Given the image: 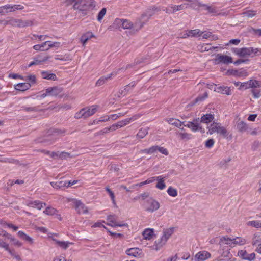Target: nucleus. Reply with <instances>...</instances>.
Instances as JSON below:
<instances>
[{
  "label": "nucleus",
  "mask_w": 261,
  "mask_h": 261,
  "mask_svg": "<svg viewBox=\"0 0 261 261\" xmlns=\"http://www.w3.org/2000/svg\"><path fill=\"white\" fill-rule=\"evenodd\" d=\"M94 0H77L73 6L74 10H78L82 14V16L87 15V11L92 10L95 7Z\"/></svg>",
  "instance_id": "f257e3e1"
},
{
  "label": "nucleus",
  "mask_w": 261,
  "mask_h": 261,
  "mask_svg": "<svg viewBox=\"0 0 261 261\" xmlns=\"http://www.w3.org/2000/svg\"><path fill=\"white\" fill-rule=\"evenodd\" d=\"M260 55H261L260 49L254 48L253 47H242L240 48V57H245L249 56L253 57Z\"/></svg>",
  "instance_id": "f03ea898"
},
{
  "label": "nucleus",
  "mask_w": 261,
  "mask_h": 261,
  "mask_svg": "<svg viewBox=\"0 0 261 261\" xmlns=\"http://www.w3.org/2000/svg\"><path fill=\"white\" fill-rule=\"evenodd\" d=\"M213 60L215 65H218L221 63L228 64L229 63H233L232 57L227 55H222L221 54H218L216 56V58Z\"/></svg>",
  "instance_id": "7ed1b4c3"
},
{
  "label": "nucleus",
  "mask_w": 261,
  "mask_h": 261,
  "mask_svg": "<svg viewBox=\"0 0 261 261\" xmlns=\"http://www.w3.org/2000/svg\"><path fill=\"white\" fill-rule=\"evenodd\" d=\"M146 202L150 204V206L145 208V211L147 212L152 213L158 210L160 207L159 203L152 197H149L147 199Z\"/></svg>",
  "instance_id": "20e7f679"
},
{
  "label": "nucleus",
  "mask_w": 261,
  "mask_h": 261,
  "mask_svg": "<svg viewBox=\"0 0 261 261\" xmlns=\"http://www.w3.org/2000/svg\"><path fill=\"white\" fill-rule=\"evenodd\" d=\"M238 255L242 259L248 261H252L255 257V254L254 253L248 254L245 250H239L238 252Z\"/></svg>",
  "instance_id": "39448f33"
},
{
  "label": "nucleus",
  "mask_w": 261,
  "mask_h": 261,
  "mask_svg": "<svg viewBox=\"0 0 261 261\" xmlns=\"http://www.w3.org/2000/svg\"><path fill=\"white\" fill-rule=\"evenodd\" d=\"M211 257V254L206 251H200L196 254L194 258L192 260L193 261H204Z\"/></svg>",
  "instance_id": "423d86ee"
},
{
  "label": "nucleus",
  "mask_w": 261,
  "mask_h": 261,
  "mask_svg": "<svg viewBox=\"0 0 261 261\" xmlns=\"http://www.w3.org/2000/svg\"><path fill=\"white\" fill-rule=\"evenodd\" d=\"M75 208L79 214H86L88 208L80 200H76L74 202Z\"/></svg>",
  "instance_id": "0eeeda50"
},
{
  "label": "nucleus",
  "mask_w": 261,
  "mask_h": 261,
  "mask_svg": "<svg viewBox=\"0 0 261 261\" xmlns=\"http://www.w3.org/2000/svg\"><path fill=\"white\" fill-rule=\"evenodd\" d=\"M136 82L133 81L130 83L129 84L126 85L123 89H120L119 91V95L120 96H125L126 95L128 92H129L136 85Z\"/></svg>",
  "instance_id": "6e6552de"
},
{
  "label": "nucleus",
  "mask_w": 261,
  "mask_h": 261,
  "mask_svg": "<svg viewBox=\"0 0 261 261\" xmlns=\"http://www.w3.org/2000/svg\"><path fill=\"white\" fill-rule=\"evenodd\" d=\"M214 91L227 95H230L231 94L230 87L218 86L217 85H215Z\"/></svg>",
  "instance_id": "1a4fd4ad"
},
{
  "label": "nucleus",
  "mask_w": 261,
  "mask_h": 261,
  "mask_svg": "<svg viewBox=\"0 0 261 261\" xmlns=\"http://www.w3.org/2000/svg\"><path fill=\"white\" fill-rule=\"evenodd\" d=\"M122 20L123 19L118 18L115 19L113 24L109 27L108 30L112 31H114L116 30H121V29H122V24H121Z\"/></svg>",
  "instance_id": "9d476101"
},
{
  "label": "nucleus",
  "mask_w": 261,
  "mask_h": 261,
  "mask_svg": "<svg viewBox=\"0 0 261 261\" xmlns=\"http://www.w3.org/2000/svg\"><path fill=\"white\" fill-rule=\"evenodd\" d=\"M48 95L56 96L62 92V88L58 86L49 87L46 89Z\"/></svg>",
  "instance_id": "9b49d317"
},
{
  "label": "nucleus",
  "mask_w": 261,
  "mask_h": 261,
  "mask_svg": "<svg viewBox=\"0 0 261 261\" xmlns=\"http://www.w3.org/2000/svg\"><path fill=\"white\" fill-rule=\"evenodd\" d=\"M107 220L110 222L111 223L108 224L109 225H110L112 227L115 226H128V224L127 223L120 224L117 223L116 221L115 215H109L107 216Z\"/></svg>",
  "instance_id": "f8f14e48"
},
{
  "label": "nucleus",
  "mask_w": 261,
  "mask_h": 261,
  "mask_svg": "<svg viewBox=\"0 0 261 261\" xmlns=\"http://www.w3.org/2000/svg\"><path fill=\"white\" fill-rule=\"evenodd\" d=\"M31 87V84L28 82L20 83L14 85V88L17 91H25L29 89Z\"/></svg>",
  "instance_id": "ddd939ff"
},
{
  "label": "nucleus",
  "mask_w": 261,
  "mask_h": 261,
  "mask_svg": "<svg viewBox=\"0 0 261 261\" xmlns=\"http://www.w3.org/2000/svg\"><path fill=\"white\" fill-rule=\"evenodd\" d=\"M140 117L139 115H135L132 117L126 118L123 120L120 121L118 122L119 124V127H123L127 124H129L130 122L134 121L139 118Z\"/></svg>",
  "instance_id": "4468645a"
},
{
  "label": "nucleus",
  "mask_w": 261,
  "mask_h": 261,
  "mask_svg": "<svg viewBox=\"0 0 261 261\" xmlns=\"http://www.w3.org/2000/svg\"><path fill=\"white\" fill-rule=\"evenodd\" d=\"M214 119V114L208 113L203 114L201 118L200 122L203 123L208 124L209 123L213 121Z\"/></svg>",
  "instance_id": "2eb2a0df"
},
{
  "label": "nucleus",
  "mask_w": 261,
  "mask_h": 261,
  "mask_svg": "<svg viewBox=\"0 0 261 261\" xmlns=\"http://www.w3.org/2000/svg\"><path fill=\"white\" fill-rule=\"evenodd\" d=\"M186 33L184 34V38L187 37H197L202 35L203 32H201L199 29L188 30Z\"/></svg>",
  "instance_id": "dca6fc26"
},
{
  "label": "nucleus",
  "mask_w": 261,
  "mask_h": 261,
  "mask_svg": "<svg viewBox=\"0 0 261 261\" xmlns=\"http://www.w3.org/2000/svg\"><path fill=\"white\" fill-rule=\"evenodd\" d=\"M97 107L98 106L96 105H92L90 108H84L83 109H86V110L84 111V112L85 116H86V118L95 114L97 111Z\"/></svg>",
  "instance_id": "f3484780"
},
{
  "label": "nucleus",
  "mask_w": 261,
  "mask_h": 261,
  "mask_svg": "<svg viewBox=\"0 0 261 261\" xmlns=\"http://www.w3.org/2000/svg\"><path fill=\"white\" fill-rule=\"evenodd\" d=\"M41 75L43 79L50 80L53 81L57 80L56 75L55 73H50L48 71H41Z\"/></svg>",
  "instance_id": "a211bd4d"
},
{
  "label": "nucleus",
  "mask_w": 261,
  "mask_h": 261,
  "mask_svg": "<svg viewBox=\"0 0 261 261\" xmlns=\"http://www.w3.org/2000/svg\"><path fill=\"white\" fill-rule=\"evenodd\" d=\"M28 206H32L34 208H36L40 210L44 206L46 205V203L41 202L39 200L30 201L28 204Z\"/></svg>",
  "instance_id": "6ab92c4d"
},
{
  "label": "nucleus",
  "mask_w": 261,
  "mask_h": 261,
  "mask_svg": "<svg viewBox=\"0 0 261 261\" xmlns=\"http://www.w3.org/2000/svg\"><path fill=\"white\" fill-rule=\"evenodd\" d=\"M56 139L53 135L48 134L47 133V135L43 138H42L40 142L45 144L46 145H50L55 141Z\"/></svg>",
  "instance_id": "aec40b11"
},
{
  "label": "nucleus",
  "mask_w": 261,
  "mask_h": 261,
  "mask_svg": "<svg viewBox=\"0 0 261 261\" xmlns=\"http://www.w3.org/2000/svg\"><path fill=\"white\" fill-rule=\"evenodd\" d=\"M198 6L199 7H203L204 9L207 10L209 13H216L217 12L215 7L203 4L199 2H198Z\"/></svg>",
  "instance_id": "412c9836"
},
{
  "label": "nucleus",
  "mask_w": 261,
  "mask_h": 261,
  "mask_svg": "<svg viewBox=\"0 0 261 261\" xmlns=\"http://www.w3.org/2000/svg\"><path fill=\"white\" fill-rule=\"evenodd\" d=\"M141 250L138 248H132L128 249L126 251V253L129 256L137 257V255L141 254Z\"/></svg>",
  "instance_id": "4be33fe9"
},
{
  "label": "nucleus",
  "mask_w": 261,
  "mask_h": 261,
  "mask_svg": "<svg viewBox=\"0 0 261 261\" xmlns=\"http://www.w3.org/2000/svg\"><path fill=\"white\" fill-rule=\"evenodd\" d=\"M174 229L173 227H171L164 230L162 236V240L164 241V242H167L170 237L173 233Z\"/></svg>",
  "instance_id": "5701e85b"
},
{
  "label": "nucleus",
  "mask_w": 261,
  "mask_h": 261,
  "mask_svg": "<svg viewBox=\"0 0 261 261\" xmlns=\"http://www.w3.org/2000/svg\"><path fill=\"white\" fill-rule=\"evenodd\" d=\"M50 184L54 189H63L66 187V183L64 181H57L56 182H50Z\"/></svg>",
  "instance_id": "b1692460"
},
{
  "label": "nucleus",
  "mask_w": 261,
  "mask_h": 261,
  "mask_svg": "<svg viewBox=\"0 0 261 261\" xmlns=\"http://www.w3.org/2000/svg\"><path fill=\"white\" fill-rule=\"evenodd\" d=\"M112 73L109 74L107 76H102L99 78L96 83V86H100L105 84L109 80L111 79Z\"/></svg>",
  "instance_id": "393cba45"
},
{
  "label": "nucleus",
  "mask_w": 261,
  "mask_h": 261,
  "mask_svg": "<svg viewBox=\"0 0 261 261\" xmlns=\"http://www.w3.org/2000/svg\"><path fill=\"white\" fill-rule=\"evenodd\" d=\"M17 234L21 239L28 242L30 244H32L33 243V239L28 235L26 234L24 232L19 231L17 232Z\"/></svg>",
  "instance_id": "a878e982"
},
{
  "label": "nucleus",
  "mask_w": 261,
  "mask_h": 261,
  "mask_svg": "<svg viewBox=\"0 0 261 261\" xmlns=\"http://www.w3.org/2000/svg\"><path fill=\"white\" fill-rule=\"evenodd\" d=\"M158 182L156 185V188L160 190H163L166 187V185L165 184V179L164 177H163L162 176H157L156 180Z\"/></svg>",
  "instance_id": "bb28decb"
},
{
  "label": "nucleus",
  "mask_w": 261,
  "mask_h": 261,
  "mask_svg": "<svg viewBox=\"0 0 261 261\" xmlns=\"http://www.w3.org/2000/svg\"><path fill=\"white\" fill-rule=\"evenodd\" d=\"M248 129L247 124L244 121H242L237 124V129L240 133H244Z\"/></svg>",
  "instance_id": "cd10ccee"
},
{
  "label": "nucleus",
  "mask_w": 261,
  "mask_h": 261,
  "mask_svg": "<svg viewBox=\"0 0 261 261\" xmlns=\"http://www.w3.org/2000/svg\"><path fill=\"white\" fill-rule=\"evenodd\" d=\"M154 231L153 229H145L142 232V235L144 239L150 240L153 235Z\"/></svg>",
  "instance_id": "c85d7f7f"
},
{
  "label": "nucleus",
  "mask_w": 261,
  "mask_h": 261,
  "mask_svg": "<svg viewBox=\"0 0 261 261\" xmlns=\"http://www.w3.org/2000/svg\"><path fill=\"white\" fill-rule=\"evenodd\" d=\"M17 27L24 28L28 26H31L33 25V21L29 20H23L22 19H18Z\"/></svg>",
  "instance_id": "c756f323"
},
{
  "label": "nucleus",
  "mask_w": 261,
  "mask_h": 261,
  "mask_svg": "<svg viewBox=\"0 0 261 261\" xmlns=\"http://www.w3.org/2000/svg\"><path fill=\"white\" fill-rule=\"evenodd\" d=\"M167 121L169 124L174 125L178 128H180L184 123V122H181L178 119H174L172 118L168 119Z\"/></svg>",
  "instance_id": "7c9ffc66"
},
{
  "label": "nucleus",
  "mask_w": 261,
  "mask_h": 261,
  "mask_svg": "<svg viewBox=\"0 0 261 261\" xmlns=\"http://www.w3.org/2000/svg\"><path fill=\"white\" fill-rule=\"evenodd\" d=\"M166 242L162 240V237L159 240L155 241L154 245L152 246L153 249L159 250L165 243Z\"/></svg>",
  "instance_id": "2f4dec72"
},
{
  "label": "nucleus",
  "mask_w": 261,
  "mask_h": 261,
  "mask_svg": "<svg viewBox=\"0 0 261 261\" xmlns=\"http://www.w3.org/2000/svg\"><path fill=\"white\" fill-rule=\"evenodd\" d=\"M53 240L59 246L64 249H66L69 247V244H71L69 242L61 241L55 239H54Z\"/></svg>",
  "instance_id": "473e14b6"
},
{
  "label": "nucleus",
  "mask_w": 261,
  "mask_h": 261,
  "mask_svg": "<svg viewBox=\"0 0 261 261\" xmlns=\"http://www.w3.org/2000/svg\"><path fill=\"white\" fill-rule=\"evenodd\" d=\"M259 243H261V232H257L254 234L252 239V243L254 246L257 245Z\"/></svg>",
  "instance_id": "72a5a7b5"
},
{
  "label": "nucleus",
  "mask_w": 261,
  "mask_h": 261,
  "mask_svg": "<svg viewBox=\"0 0 261 261\" xmlns=\"http://www.w3.org/2000/svg\"><path fill=\"white\" fill-rule=\"evenodd\" d=\"M148 128H141L139 130L138 133L137 134V137L139 138H143L148 134Z\"/></svg>",
  "instance_id": "f704fd0d"
},
{
  "label": "nucleus",
  "mask_w": 261,
  "mask_h": 261,
  "mask_svg": "<svg viewBox=\"0 0 261 261\" xmlns=\"http://www.w3.org/2000/svg\"><path fill=\"white\" fill-rule=\"evenodd\" d=\"M217 124V123L213 122L210 126H207V128L208 129L207 133L212 135L215 132H217L218 126L216 125Z\"/></svg>",
  "instance_id": "c9c22d12"
},
{
  "label": "nucleus",
  "mask_w": 261,
  "mask_h": 261,
  "mask_svg": "<svg viewBox=\"0 0 261 261\" xmlns=\"http://www.w3.org/2000/svg\"><path fill=\"white\" fill-rule=\"evenodd\" d=\"M57 212V210L55 208L48 206L43 211V213L47 215H55Z\"/></svg>",
  "instance_id": "e433bc0d"
},
{
  "label": "nucleus",
  "mask_w": 261,
  "mask_h": 261,
  "mask_svg": "<svg viewBox=\"0 0 261 261\" xmlns=\"http://www.w3.org/2000/svg\"><path fill=\"white\" fill-rule=\"evenodd\" d=\"M232 242L234 244L243 245L246 243V240L241 237H236L232 239Z\"/></svg>",
  "instance_id": "4c0bfd02"
},
{
  "label": "nucleus",
  "mask_w": 261,
  "mask_h": 261,
  "mask_svg": "<svg viewBox=\"0 0 261 261\" xmlns=\"http://www.w3.org/2000/svg\"><path fill=\"white\" fill-rule=\"evenodd\" d=\"M121 24H122V29H131L133 27V24L127 19H123Z\"/></svg>",
  "instance_id": "58836bf2"
},
{
  "label": "nucleus",
  "mask_w": 261,
  "mask_h": 261,
  "mask_svg": "<svg viewBox=\"0 0 261 261\" xmlns=\"http://www.w3.org/2000/svg\"><path fill=\"white\" fill-rule=\"evenodd\" d=\"M199 118H195L193 120V125H192V127L191 129L193 132H196L198 130L199 124Z\"/></svg>",
  "instance_id": "ea45409f"
},
{
  "label": "nucleus",
  "mask_w": 261,
  "mask_h": 261,
  "mask_svg": "<svg viewBox=\"0 0 261 261\" xmlns=\"http://www.w3.org/2000/svg\"><path fill=\"white\" fill-rule=\"evenodd\" d=\"M18 19L11 18L8 21H3L4 22V25L6 26L8 24H10L14 27H17Z\"/></svg>",
  "instance_id": "a19ab883"
},
{
  "label": "nucleus",
  "mask_w": 261,
  "mask_h": 261,
  "mask_svg": "<svg viewBox=\"0 0 261 261\" xmlns=\"http://www.w3.org/2000/svg\"><path fill=\"white\" fill-rule=\"evenodd\" d=\"M50 58L48 56H44L42 59H38V58H34V62L35 65L42 64L43 62L46 61Z\"/></svg>",
  "instance_id": "79ce46f5"
},
{
  "label": "nucleus",
  "mask_w": 261,
  "mask_h": 261,
  "mask_svg": "<svg viewBox=\"0 0 261 261\" xmlns=\"http://www.w3.org/2000/svg\"><path fill=\"white\" fill-rule=\"evenodd\" d=\"M24 81H28L30 84H31V86L36 83V78L35 75H29L27 77H24Z\"/></svg>",
  "instance_id": "37998d69"
},
{
  "label": "nucleus",
  "mask_w": 261,
  "mask_h": 261,
  "mask_svg": "<svg viewBox=\"0 0 261 261\" xmlns=\"http://www.w3.org/2000/svg\"><path fill=\"white\" fill-rule=\"evenodd\" d=\"M64 133V131H63L61 129H59L57 128H51L47 132V133H48V134L53 135V136H54V135L55 134L59 135V134H62Z\"/></svg>",
  "instance_id": "c03bdc74"
},
{
  "label": "nucleus",
  "mask_w": 261,
  "mask_h": 261,
  "mask_svg": "<svg viewBox=\"0 0 261 261\" xmlns=\"http://www.w3.org/2000/svg\"><path fill=\"white\" fill-rule=\"evenodd\" d=\"M86 110V109H82L80 111L76 112L75 114L74 117L76 119H80V118H84L86 119V116H85V112L84 111Z\"/></svg>",
  "instance_id": "a18cd8bd"
},
{
  "label": "nucleus",
  "mask_w": 261,
  "mask_h": 261,
  "mask_svg": "<svg viewBox=\"0 0 261 261\" xmlns=\"http://www.w3.org/2000/svg\"><path fill=\"white\" fill-rule=\"evenodd\" d=\"M70 158H71V155L68 152L63 151L61 152H59V153L58 159L65 160Z\"/></svg>",
  "instance_id": "49530a36"
},
{
  "label": "nucleus",
  "mask_w": 261,
  "mask_h": 261,
  "mask_svg": "<svg viewBox=\"0 0 261 261\" xmlns=\"http://www.w3.org/2000/svg\"><path fill=\"white\" fill-rule=\"evenodd\" d=\"M167 193L168 194L172 196V197H175L177 195V191L176 189L173 188L172 187H170L168 190H167Z\"/></svg>",
  "instance_id": "de8ad7c7"
},
{
  "label": "nucleus",
  "mask_w": 261,
  "mask_h": 261,
  "mask_svg": "<svg viewBox=\"0 0 261 261\" xmlns=\"http://www.w3.org/2000/svg\"><path fill=\"white\" fill-rule=\"evenodd\" d=\"M106 8H103L99 12L98 15H97V20L98 21H100L102 18H103L104 16L105 15L106 13Z\"/></svg>",
  "instance_id": "09e8293b"
},
{
  "label": "nucleus",
  "mask_w": 261,
  "mask_h": 261,
  "mask_svg": "<svg viewBox=\"0 0 261 261\" xmlns=\"http://www.w3.org/2000/svg\"><path fill=\"white\" fill-rule=\"evenodd\" d=\"M217 133L223 135V136L225 137H227L228 135L227 130L223 126H219Z\"/></svg>",
  "instance_id": "8fccbe9b"
},
{
  "label": "nucleus",
  "mask_w": 261,
  "mask_h": 261,
  "mask_svg": "<svg viewBox=\"0 0 261 261\" xmlns=\"http://www.w3.org/2000/svg\"><path fill=\"white\" fill-rule=\"evenodd\" d=\"M243 15L244 16H246L249 18H251L256 15V11L253 10H248L243 13Z\"/></svg>",
  "instance_id": "3c124183"
},
{
  "label": "nucleus",
  "mask_w": 261,
  "mask_h": 261,
  "mask_svg": "<svg viewBox=\"0 0 261 261\" xmlns=\"http://www.w3.org/2000/svg\"><path fill=\"white\" fill-rule=\"evenodd\" d=\"M8 239H10L11 241H12L13 244L16 246H18L19 247H20L22 246V244L19 242L18 240H17L16 239L12 237L10 234L8 238Z\"/></svg>",
  "instance_id": "603ef678"
},
{
  "label": "nucleus",
  "mask_w": 261,
  "mask_h": 261,
  "mask_svg": "<svg viewBox=\"0 0 261 261\" xmlns=\"http://www.w3.org/2000/svg\"><path fill=\"white\" fill-rule=\"evenodd\" d=\"M186 4H182L179 5H172V8H173L174 13L183 10L185 8Z\"/></svg>",
  "instance_id": "864d4df0"
},
{
  "label": "nucleus",
  "mask_w": 261,
  "mask_h": 261,
  "mask_svg": "<svg viewBox=\"0 0 261 261\" xmlns=\"http://www.w3.org/2000/svg\"><path fill=\"white\" fill-rule=\"evenodd\" d=\"M248 224L255 228H261V222L259 221L253 220L249 221Z\"/></svg>",
  "instance_id": "5fc2aeb1"
},
{
  "label": "nucleus",
  "mask_w": 261,
  "mask_h": 261,
  "mask_svg": "<svg viewBox=\"0 0 261 261\" xmlns=\"http://www.w3.org/2000/svg\"><path fill=\"white\" fill-rule=\"evenodd\" d=\"M249 84V86H250V88H252L259 87L260 86L259 82L256 80H250Z\"/></svg>",
  "instance_id": "6e6d98bb"
},
{
  "label": "nucleus",
  "mask_w": 261,
  "mask_h": 261,
  "mask_svg": "<svg viewBox=\"0 0 261 261\" xmlns=\"http://www.w3.org/2000/svg\"><path fill=\"white\" fill-rule=\"evenodd\" d=\"M22 108L26 112H37L39 110L38 107H27L24 106Z\"/></svg>",
  "instance_id": "4d7b16f0"
},
{
  "label": "nucleus",
  "mask_w": 261,
  "mask_h": 261,
  "mask_svg": "<svg viewBox=\"0 0 261 261\" xmlns=\"http://www.w3.org/2000/svg\"><path fill=\"white\" fill-rule=\"evenodd\" d=\"M238 71L239 70L234 69H229L226 72V75L238 76Z\"/></svg>",
  "instance_id": "13d9d810"
},
{
  "label": "nucleus",
  "mask_w": 261,
  "mask_h": 261,
  "mask_svg": "<svg viewBox=\"0 0 261 261\" xmlns=\"http://www.w3.org/2000/svg\"><path fill=\"white\" fill-rule=\"evenodd\" d=\"M251 92L253 94V96L254 98H258L261 96L259 90L252 89L251 90Z\"/></svg>",
  "instance_id": "bf43d9fd"
},
{
  "label": "nucleus",
  "mask_w": 261,
  "mask_h": 261,
  "mask_svg": "<svg viewBox=\"0 0 261 261\" xmlns=\"http://www.w3.org/2000/svg\"><path fill=\"white\" fill-rule=\"evenodd\" d=\"M179 136L182 139H187L188 140H189L191 139L192 137V134L187 133H179Z\"/></svg>",
  "instance_id": "052dcab7"
},
{
  "label": "nucleus",
  "mask_w": 261,
  "mask_h": 261,
  "mask_svg": "<svg viewBox=\"0 0 261 261\" xmlns=\"http://www.w3.org/2000/svg\"><path fill=\"white\" fill-rule=\"evenodd\" d=\"M8 77L10 78L13 79H20L21 80H24V77H23V76H22L21 75L16 74V73H10L9 74Z\"/></svg>",
  "instance_id": "680f3d73"
},
{
  "label": "nucleus",
  "mask_w": 261,
  "mask_h": 261,
  "mask_svg": "<svg viewBox=\"0 0 261 261\" xmlns=\"http://www.w3.org/2000/svg\"><path fill=\"white\" fill-rule=\"evenodd\" d=\"M250 80L246 82L241 83L240 87L239 88V90H241L242 88H244L245 89H249L250 88Z\"/></svg>",
  "instance_id": "e2e57ef3"
},
{
  "label": "nucleus",
  "mask_w": 261,
  "mask_h": 261,
  "mask_svg": "<svg viewBox=\"0 0 261 261\" xmlns=\"http://www.w3.org/2000/svg\"><path fill=\"white\" fill-rule=\"evenodd\" d=\"M214 140L213 139H209L206 141L205 146L206 147L210 148L214 145Z\"/></svg>",
  "instance_id": "0e129e2a"
},
{
  "label": "nucleus",
  "mask_w": 261,
  "mask_h": 261,
  "mask_svg": "<svg viewBox=\"0 0 261 261\" xmlns=\"http://www.w3.org/2000/svg\"><path fill=\"white\" fill-rule=\"evenodd\" d=\"M203 100V98L200 97V96H198L193 102H191L189 104L187 105V107H192L194 106L195 103H196L198 101H201Z\"/></svg>",
  "instance_id": "69168bd1"
},
{
  "label": "nucleus",
  "mask_w": 261,
  "mask_h": 261,
  "mask_svg": "<svg viewBox=\"0 0 261 261\" xmlns=\"http://www.w3.org/2000/svg\"><path fill=\"white\" fill-rule=\"evenodd\" d=\"M109 128L105 127L103 129H101V130L98 131V132L96 133L95 134V136H99V135H103L105 134L108 133L109 132Z\"/></svg>",
  "instance_id": "338daca9"
},
{
  "label": "nucleus",
  "mask_w": 261,
  "mask_h": 261,
  "mask_svg": "<svg viewBox=\"0 0 261 261\" xmlns=\"http://www.w3.org/2000/svg\"><path fill=\"white\" fill-rule=\"evenodd\" d=\"M158 151L165 155H167L168 154V151L166 148L164 147L158 146Z\"/></svg>",
  "instance_id": "774afa93"
}]
</instances>
